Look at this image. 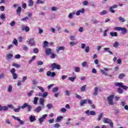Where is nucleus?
Masks as SVG:
<instances>
[{
  "mask_svg": "<svg viewBox=\"0 0 128 128\" xmlns=\"http://www.w3.org/2000/svg\"><path fill=\"white\" fill-rule=\"evenodd\" d=\"M36 117L32 116H31L30 117V122H34V120H36Z\"/></svg>",
  "mask_w": 128,
  "mask_h": 128,
  "instance_id": "obj_20",
  "label": "nucleus"
},
{
  "mask_svg": "<svg viewBox=\"0 0 128 128\" xmlns=\"http://www.w3.org/2000/svg\"><path fill=\"white\" fill-rule=\"evenodd\" d=\"M12 66L14 68H20V64H18L16 63H14Z\"/></svg>",
  "mask_w": 128,
  "mask_h": 128,
  "instance_id": "obj_22",
  "label": "nucleus"
},
{
  "mask_svg": "<svg viewBox=\"0 0 128 128\" xmlns=\"http://www.w3.org/2000/svg\"><path fill=\"white\" fill-rule=\"evenodd\" d=\"M50 56L51 58L54 59L56 58V54L54 53H52Z\"/></svg>",
  "mask_w": 128,
  "mask_h": 128,
  "instance_id": "obj_53",
  "label": "nucleus"
},
{
  "mask_svg": "<svg viewBox=\"0 0 128 128\" xmlns=\"http://www.w3.org/2000/svg\"><path fill=\"white\" fill-rule=\"evenodd\" d=\"M12 44H15V46H18V40H16V38H14L12 42Z\"/></svg>",
  "mask_w": 128,
  "mask_h": 128,
  "instance_id": "obj_47",
  "label": "nucleus"
},
{
  "mask_svg": "<svg viewBox=\"0 0 128 128\" xmlns=\"http://www.w3.org/2000/svg\"><path fill=\"white\" fill-rule=\"evenodd\" d=\"M48 94V92H44L42 94V98H46Z\"/></svg>",
  "mask_w": 128,
  "mask_h": 128,
  "instance_id": "obj_54",
  "label": "nucleus"
},
{
  "mask_svg": "<svg viewBox=\"0 0 128 128\" xmlns=\"http://www.w3.org/2000/svg\"><path fill=\"white\" fill-rule=\"evenodd\" d=\"M86 102H88V100H81V102H80V106H84V104H86Z\"/></svg>",
  "mask_w": 128,
  "mask_h": 128,
  "instance_id": "obj_13",
  "label": "nucleus"
},
{
  "mask_svg": "<svg viewBox=\"0 0 128 128\" xmlns=\"http://www.w3.org/2000/svg\"><path fill=\"white\" fill-rule=\"evenodd\" d=\"M60 124L58 123H56V124H54V128H60Z\"/></svg>",
  "mask_w": 128,
  "mask_h": 128,
  "instance_id": "obj_60",
  "label": "nucleus"
},
{
  "mask_svg": "<svg viewBox=\"0 0 128 128\" xmlns=\"http://www.w3.org/2000/svg\"><path fill=\"white\" fill-rule=\"evenodd\" d=\"M110 12H112V14H114L116 12V11L114 10V8L112 6H110L109 8Z\"/></svg>",
  "mask_w": 128,
  "mask_h": 128,
  "instance_id": "obj_32",
  "label": "nucleus"
},
{
  "mask_svg": "<svg viewBox=\"0 0 128 128\" xmlns=\"http://www.w3.org/2000/svg\"><path fill=\"white\" fill-rule=\"evenodd\" d=\"M38 98L35 97L34 100V104H38Z\"/></svg>",
  "mask_w": 128,
  "mask_h": 128,
  "instance_id": "obj_26",
  "label": "nucleus"
},
{
  "mask_svg": "<svg viewBox=\"0 0 128 128\" xmlns=\"http://www.w3.org/2000/svg\"><path fill=\"white\" fill-rule=\"evenodd\" d=\"M34 54H38V48H34L33 50Z\"/></svg>",
  "mask_w": 128,
  "mask_h": 128,
  "instance_id": "obj_49",
  "label": "nucleus"
},
{
  "mask_svg": "<svg viewBox=\"0 0 128 128\" xmlns=\"http://www.w3.org/2000/svg\"><path fill=\"white\" fill-rule=\"evenodd\" d=\"M104 124H110L112 122V120L108 118H104Z\"/></svg>",
  "mask_w": 128,
  "mask_h": 128,
  "instance_id": "obj_17",
  "label": "nucleus"
},
{
  "mask_svg": "<svg viewBox=\"0 0 128 128\" xmlns=\"http://www.w3.org/2000/svg\"><path fill=\"white\" fill-rule=\"evenodd\" d=\"M34 90L30 91V92L28 93V96H32V94H34Z\"/></svg>",
  "mask_w": 128,
  "mask_h": 128,
  "instance_id": "obj_38",
  "label": "nucleus"
},
{
  "mask_svg": "<svg viewBox=\"0 0 128 128\" xmlns=\"http://www.w3.org/2000/svg\"><path fill=\"white\" fill-rule=\"evenodd\" d=\"M28 42L29 43V44L31 46H34V38H31L30 39H28Z\"/></svg>",
  "mask_w": 128,
  "mask_h": 128,
  "instance_id": "obj_9",
  "label": "nucleus"
},
{
  "mask_svg": "<svg viewBox=\"0 0 128 128\" xmlns=\"http://www.w3.org/2000/svg\"><path fill=\"white\" fill-rule=\"evenodd\" d=\"M42 106H38L36 109V112H40L42 110Z\"/></svg>",
  "mask_w": 128,
  "mask_h": 128,
  "instance_id": "obj_45",
  "label": "nucleus"
},
{
  "mask_svg": "<svg viewBox=\"0 0 128 128\" xmlns=\"http://www.w3.org/2000/svg\"><path fill=\"white\" fill-rule=\"evenodd\" d=\"M65 48H66L64 46H59L58 48V49L56 50V52H58V50H64Z\"/></svg>",
  "mask_w": 128,
  "mask_h": 128,
  "instance_id": "obj_23",
  "label": "nucleus"
},
{
  "mask_svg": "<svg viewBox=\"0 0 128 128\" xmlns=\"http://www.w3.org/2000/svg\"><path fill=\"white\" fill-rule=\"evenodd\" d=\"M37 64L38 66H42V64H44V62L42 61H38Z\"/></svg>",
  "mask_w": 128,
  "mask_h": 128,
  "instance_id": "obj_56",
  "label": "nucleus"
},
{
  "mask_svg": "<svg viewBox=\"0 0 128 128\" xmlns=\"http://www.w3.org/2000/svg\"><path fill=\"white\" fill-rule=\"evenodd\" d=\"M48 42L46 40L44 42L43 48H46V46H48Z\"/></svg>",
  "mask_w": 128,
  "mask_h": 128,
  "instance_id": "obj_31",
  "label": "nucleus"
},
{
  "mask_svg": "<svg viewBox=\"0 0 128 128\" xmlns=\"http://www.w3.org/2000/svg\"><path fill=\"white\" fill-rule=\"evenodd\" d=\"M120 46V43H118V42L116 41L114 43V44H113V46L114 48H118V46Z\"/></svg>",
  "mask_w": 128,
  "mask_h": 128,
  "instance_id": "obj_25",
  "label": "nucleus"
},
{
  "mask_svg": "<svg viewBox=\"0 0 128 128\" xmlns=\"http://www.w3.org/2000/svg\"><path fill=\"white\" fill-rule=\"evenodd\" d=\"M8 108H14V106H12V104H9L8 105V106H2V105L0 104V112H2V110H8Z\"/></svg>",
  "mask_w": 128,
  "mask_h": 128,
  "instance_id": "obj_4",
  "label": "nucleus"
},
{
  "mask_svg": "<svg viewBox=\"0 0 128 128\" xmlns=\"http://www.w3.org/2000/svg\"><path fill=\"white\" fill-rule=\"evenodd\" d=\"M12 76H13L14 80H16V78H18V74H16V73L12 74Z\"/></svg>",
  "mask_w": 128,
  "mask_h": 128,
  "instance_id": "obj_42",
  "label": "nucleus"
},
{
  "mask_svg": "<svg viewBox=\"0 0 128 128\" xmlns=\"http://www.w3.org/2000/svg\"><path fill=\"white\" fill-rule=\"evenodd\" d=\"M27 108L28 112H30L32 108V107L30 105L28 104L24 103L23 106H22V108L24 110V108Z\"/></svg>",
  "mask_w": 128,
  "mask_h": 128,
  "instance_id": "obj_5",
  "label": "nucleus"
},
{
  "mask_svg": "<svg viewBox=\"0 0 128 128\" xmlns=\"http://www.w3.org/2000/svg\"><path fill=\"white\" fill-rule=\"evenodd\" d=\"M40 104L41 106H44V99L42 98H40Z\"/></svg>",
  "mask_w": 128,
  "mask_h": 128,
  "instance_id": "obj_19",
  "label": "nucleus"
},
{
  "mask_svg": "<svg viewBox=\"0 0 128 128\" xmlns=\"http://www.w3.org/2000/svg\"><path fill=\"white\" fill-rule=\"evenodd\" d=\"M58 90V87H56L54 88H53V90H52L53 92H56Z\"/></svg>",
  "mask_w": 128,
  "mask_h": 128,
  "instance_id": "obj_57",
  "label": "nucleus"
},
{
  "mask_svg": "<svg viewBox=\"0 0 128 128\" xmlns=\"http://www.w3.org/2000/svg\"><path fill=\"white\" fill-rule=\"evenodd\" d=\"M100 72L102 74H104V76H108V72H106L105 70L102 69H100Z\"/></svg>",
  "mask_w": 128,
  "mask_h": 128,
  "instance_id": "obj_28",
  "label": "nucleus"
},
{
  "mask_svg": "<svg viewBox=\"0 0 128 128\" xmlns=\"http://www.w3.org/2000/svg\"><path fill=\"white\" fill-rule=\"evenodd\" d=\"M8 92H12V86H9L8 89Z\"/></svg>",
  "mask_w": 128,
  "mask_h": 128,
  "instance_id": "obj_36",
  "label": "nucleus"
},
{
  "mask_svg": "<svg viewBox=\"0 0 128 128\" xmlns=\"http://www.w3.org/2000/svg\"><path fill=\"white\" fill-rule=\"evenodd\" d=\"M124 76H126V74H124V73H121L120 74L118 78L120 80H122V78H124Z\"/></svg>",
  "mask_w": 128,
  "mask_h": 128,
  "instance_id": "obj_21",
  "label": "nucleus"
},
{
  "mask_svg": "<svg viewBox=\"0 0 128 128\" xmlns=\"http://www.w3.org/2000/svg\"><path fill=\"white\" fill-rule=\"evenodd\" d=\"M84 50L86 52H90V46H87L86 47V48H84Z\"/></svg>",
  "mask_w": 128,
  "mask_h": 128,
  "instance_id": "obj_40",
  "label": "nucleus"
},
{
  "mask_svg": "<svg viewBox=\"0 0 128 128\" xmlns=\"http://www.w3.org/2000/svg\"><path fill=\"white\" fill-rule=\"evenodd\" d=\"M46 106L48 110H50L52 108V104H48Z\"/></svg>",
  "mask_w": 128,
  "mask_h": 128,
  "instance_id": "obj_46",
  "label": "nucleus"
},
{
  "mask_svg": "<svg viewBox=\"0 0 128 128\" xmlns=\"http://www.w3.org/2000/svg\"><path fill=\"white\" fill-rule=\"evenodd\" d=\"M68 80L72 81V82H74L75 80H76V76H74V77H70Z\"/></svg>",
  "mask_w": 128,
  "mask_h": 128,
  "instance_id": "obj_27",
  "label": "nucleus"
},
{
  "mask_svg": "<svg viewBox=\"0 0 128 128\" xmlns=\"http://www.w3.org/2000/svg\"><path fill=\"white\" fill-rule=\"evenodd\" d=\"M115 86H118L119 88H122V90H128V87L124 85V83L120 82H116L114 83Z\"/></svg>",
  "mask_w": 128,
  "mask_h": 128,
  "instance_id": "obj_1",
  "label": "nucleus"
},
{
  "mask_svg": "<svg viewBox=\"0 0 128 128\" xmlns=\"http://www.w3.org/2000/svg\"><path fill=\"white\" fill-rule=\"evenodd\" d=\"M78 42L74 43V42H70V45L71 46H76V44H77Z\"/></svg>",
  "mask_w": 128,
  "mask_h": 128,
  "instance_id": "obj_59",
  "label": "nucleus"
},
{
  "mask_svg": "<svg viewBox=\"0 0 128 128\" xmlns=\"http://www.w3.org/2000/svg\"><path fill=\"white\" fill-rule=\"evenodd\" d=\"M52 50L50 48H48L45 50V52L47 56H50V54H51L52 53Z\"/></svg>",
  "mask_w": 128,
  "mask_h": 128,
  "instance_id": "obj_10",
  "label": "nucleus"
},
{
  "mask_svg": "<svg viewBox=\"0 0 128 128\" xmlns=\"http://www.w3.org/2000/svg\"><path fill=\"white\" fill-rule=\"evenodd\" d=\"M86 85H84L81 87V92H85Z\"/></svg>",
  "mask_w": 128,
  "mask_h": 128,
  "instance_id": "obj_35",
  "label": "nucleus"
},
{
  "mask_svg": "<svg viewBox=\"0 0 128 128\" xmlns=\"http://www.w3.org/2000/svg\"><path fill=\"white\" fill-rule=\"evenodd\" d=\"M54 122V118L48 120V122H49V124H52Z\"/></svg>",
  "mask_w": 128,
  "mask_h": 128,
  "instance_id": "obj_61",
  "label": "nucleus"
},
{
  "mask_svg": "<svg viewBox=\"0 0 128 128\" xmlns=\"http://www.w3.org/2000/svg\"><path fill=\"white\" fill-rule=\"evenodd\" d=\"M80 70V67H75L74 68V71L76 72H78Z\"/></svg>",
  "mask_w": 128,
  "mask_h": 128,
  "instance_id": "obj_37",
  "label": "nucleus"
},
{
  "mask_svg": "<svg viewBox=\"0 0 128 128\" xmlns=\"http://www.w3.org/2000/svg\"><path fill=\"white\" fill-rule=\"evenodd\" d=\"M10 25L11 26H14L16 25V22L14 20L12 21L10 23Z\"/></svg>",
  "mask_w": 128,
  "mask_h": 128,
  "instance_id": "obj_50",
  "label": "nucleus"
},
{
  "mask_svg": "<svg viewBox=\"0 0 128 128\" xmlns=\"http://www.w3.org/2000/svg\"><path fill=\"white\" fill-rule=\"evenodd\" d=\"M103 114L101 113L99 115H98V120L100 122V120H101L102 118Z\"/></svg>",
  "mask_w": 128,
  "mask_h": 128,
  "instance_id": "obj_29",
  "label": "nucleus"
},
{
  "mask_svg": "<svg viewBox=\"0 0 128 128\" xmlns=\"http://www.w3.org/2000/svg\"><path fill=\"white\" fill-rule=\"evenodd\" d=\"M38 34H42L44 32V30H42V29L40 28H38Z\"/></svg>",
  "mask_w": 128,
  "mask_h": 128,
  "instance_id": "obj_58",
  "label": "nucleus"
},
{
  "mask_svg": "<svg viewBox=\"0 0 128 128\" xmlns=\"http://www.w3.org/2000/svg\"><path fill=\"white\" fill-rule=\"evenodd\" d=\"M107 12H106V10H102V12H100V14L101 16H104V14H106V13H107Z\"/></svg>",
  "mask_w": 128,
  "mask_h": 128,
  "instance_id": "obj_43",
  "label": "nucleus"
},
{
  "mask_svg": "<svg viewBox=\"0 0 128 128\" xmlns=\"http://www.w3.org/2000/svg\"><path fill=\"white\" fill-rule=\"evenodd\" d=\"M12 116L13 118H14V120H18V122H19L20 120V119L18 117H16L15 116Z\"/></svg>",
  "mask_w": 128,
  "mask_h": 128,
  "instance_id": "obj_55",
  "label": "nucleus"
},
{
  "mask_svg": "<svg viewBox=\"0 0 128 128\" xmlns=\"http://www.w3.org/2000/svg\"><path fill=\"white\" fill-rule=\"evenodd\" d=\"M114 95L112 94L109 96L107 98L108 104L110 106H114Z\"/></svg>",
  "mask_w": 128,
  "mask_h": 128,
  "instance_id": "obj_3",
  "label": "nucleus"
},
{
  "mask_svg": "<svg viewBox=\"0 0 128 128\" xmlns=\"http://www.w3.org/2000/svg\"><path fill=\"white\" fill-rule=\"evenodd\" d=\"M20 108H22V106H18V108L14 109V112H20Z\"/></svg>",
  "mask_w": 128,
  "mask_h": 128,
  "instance_id": "obj_30",
  "label": "nucleus"
},
{
  "mask_svg": "<svg viewBox=\"0 0 128 128\" xmlns=\"http://www.w3.org/2000/svg\"><path fill=\"white\" fill-rule=\"evenodd\" d=\"M118 20L120 22H126V20L122 16L118 17Z\"/></svg>",
  "mask_w": 128,
  "mask_h": 128,
  "instance_id": "obj_33",
  "label": "nucleus"
},
{
  "mask_svg": "<svg viewBox=\"0 0 128 128\" xmlns=\"http://www.w3.org/2000/svg\"><path fill=\"white\" fill-rule=\"evenodd\" d=\"M0 18L2 20H4V18H6V14L4 13H2L0 15Z\"/></svg>",
  "mask_w": 128,
  "mask_h": 128,
  "instance_id": "obj_34",
  "label": "nucleus"
},
{
  "mask_svg": "<svg viewBox=\"0 0 128 128\" xmlns=\"http://www.w3.org/2000/svg\"><path fill=\"white\" fill-rule=\"evenodd\" d=\"M82 66H86V65L88 64H87L86 62H82Z\"/></svg>",
  "mask_w": 128,
  "mask_h": 128,
  "instance_id": "obj_63",
  "label": "nucleus"
},
{
  "mask_svg": "<svg viewBox=\"0 0 128 128\" xmlns=\"http://www.w3.org/2000/svg\"><path fill=\"white\" fill-rule=\"evenodd\" d=\"M10 72L13 74H16V68H12L10 70Z\"/></svg>",
  "mask_w": 128,
  "mask_h": 128,
  "instance_id": "obj_39",
  "label": "nucleus"
},
{
  "mask_svg": "<svg viewBox=\"0 0 128 128\" xmlns=\"http://www.w3.org/2000/svg\"><path fill=\"white\" fill-rule=\"evenodd\" d=\"M51 10H52V12H54V10H58V8L54 7V6H52L51 8Z\"/></svg>",
  "mask_w": 128,
  "mask_h": 128,
  "instance_id": "obj_62",
  "label": "nucleus"
},
{
  "mask_svg": "<svg viewBox=\"0 0 128 128\" xmlns=\"http://www.w3.org/2000/svg\"><path fill=\"white\" fill-rule=\"evenodd\" d=\"M16 12L18 16H20V13L22 12V7L18 6L17 8Z\"/></svg>",
  "mask_w": 128,
  "mask_h": 128,
  "instance_id": "obj_11",
  "label": "nucleus"
},
{
  "mask_svg": "<svg viewBox=\"0 0 128 128\" xmlns=\"http://www.w3.org/2000/svg\"><path fill=\"white\" fill-rule=\"evenodd\" d=\"M22 30H25L26 32H30V27L26 26L25 27H22Z\"/></svg>",
  "mask_w": 128,
  "mask_h": 128,
  "instance_id": "obj_16",
  "label": "nucleus"
},
{
  "mask_svg": "<svg viewBox=\"0 0 128 128\" xmlns=\"http://www.w3.org/2000/svg\"><path fill=\"white\" fill-rule=\"evenodd\" d=\"M98 87H95L94 88V92H93V96H98Z\"/></svg>",
  "mask_w": 128,
  "mask_h": 128,
  "instance_id": "obj_14",
  "label": "nucleus"
},
{
  "mask_svg": "<svg viewBox=\"0 0 128 128\" xmlns=\"http://www.w3.org/2000/svg\"><path fill=\"white\" fill-rule=\"evenodd\" d=\"M14 57V54L9 53L8 54H7L6 55V58H7V60H12V58Z\"/></svg>",
  "mask_w": 128,
  "mask_h": 128,
  "instance_id": "obj_12",
  "label": "nucleus"
},
{
  "mask_svg": "<svg viewBox=\"0 0 128 128\" xmlns=\"http://www.w3.org/2000/svg\"><path fill=\"white\" fill-rule=\"evenodd\" d=\"M110 36L112 37H116L118 36V32H110Z\"/></svg>",
  "mask_w": 128,
  "mask_h": 128,
  "instance_id": "obj_18",
  "label": "nucleus"
},
{
  "mask_svg": "<svg viewBox=\"0 0 128 128\" xmlns=\"http://www.w3.org/2000/svg\"><path fill=\"white\" fill-rule=\"evenodd\" d=\"M46 76H51L52 78H54V76H56V72L48 71L46 72Z\"/></svg>",
  "mask_w": 128,
  "mask_h": 128,
  "instance_id": "obj_8",
  "label": "nucleus"
},
{
  "mask_svg": "<svg viewBox=\"0 0 128 128\" xmlns=\"http://www.w3.org/2000/svg\"><path fill=\"white\" fill-rule=\"evenodd\" d=\"M88 4V1H86V0L84 1L83 2V6H87Z\"/></svg>",
  "mask_w": 128,
  "mask_h": 128,
  "instance_id": "obj_64",
  "label": "nucleus"
},
{
  "mask_svg": "<svg viewBox=\"0 0 128 128\" xmlns=\"http://www.w3.org/2000/svg\"><path fill=\"white\" fill-rule=\"evenodd\" d=\"M118 94H124V90L121 88H118Z\"/></svg>",
  "mask_w": 128,
  "mask_h": 128,
  "instance_id": "obj_41",
  "label": "nucleus"
},
{
  "mask_svg": "<svg viewBox=\"0 0 128 128\" xmlns=\"http://www.w3.org/2000/svg\"><path fill=\"white\" fill-rule=\"evenodd\" d=\"M114 30H118V32L121 30L122 34H126V28L117 26V27L114 28Z\"/></svg>",
  "mask_w": 128,
  "mask_h": 128,
  "instance_id": "obj_2",
  "label": "nucleus"
},
{
  "mask_svg": "<svg viewBox=\"0 0 128 128\" xmlns=\"http://www.w3.org/2000/svg\"><path fill=\"white\" fill-rule=\"evenodd\" d=\"M52 70H54V69L60 70V65L56 64V63L54 62L52 64Z\"/></svg>",
  "mask_w": 128,
  "mask_h": 128,
  "instance_id": "obj_6",
  "label": "nucleus"
},
{
  "mask_svg": "<svg viewBox=\"0 0 128 128\" xmlns=\"http://www.w3.org/2000/svg\"><path fill=\"white\" fill-rule=\"evenodd\" d=\"M28 6H34V1H32V0H29Z\"/></svg>",
  "mask_w": 128,
  "mask_h": 128,
  "instance_id": "obj_24",
  "label": "nucleus"
},
{
  "mask_svg": "<svg viewBox=\"0 0 128 128\" xmlns=\"http://www.w3.org/2000/svg\"><path fill=\"white\" fill-rule=\"evenodd\" d=\"M87 116H96V112H86Z\"/></svg>",
  "mask_w": 128,
  "mask_h": 128,
  "instance_id": "obj_44",
  "label": "nucleus"
},
{
  "mask_svg": "<svg viewBox=\"0 0 128 128\" xmlns=\"http://www.w3.org/2000/svg\"><path fill=\"white\" fill-rule=\"evenodd\" d=\"M46 116H48L47 114H44L41 118H38V121L40 124H42V122H44V120H46Z\"/></svg>",
  "mask_w": 128,
  "mask_h": 128,
  "instance_id": "obj_7",
  "label": "nucleus"
},
{
  "mask_svg": "<svg viewBox=\"0 0 128 128\" xmlns=\"http://www.w3.org/2000/svg\"><path fill=\"white\" fill-rule=\"evenodd\" d=\"M38 88H39V90H41L42 92H44V89L42 87L40 86H38Z\"/></svg>",
  "mask_w": 128,
  "mask_h": 128,
  "instance_id": "obj_51",
  "label": "nucleus"
},
{
  "mask_svg": "<svg viewBox=\"0 0 128 128\" xmlns=\"http://www.w3.org/2000/svg\"><path fill=\"white\" fill-rule=\"evenodd\" d=\"M62 118H64V116H59L56 119V122H62Z\"/></svg>",
  "mask_w": 128,
  "mask_h": 128,
  "instance_id": "obj_15",
  "label": "nucleus"
},
{
  "mask_svg": "<svg viewBox=\"0 0 128 128\" xmlns=\"http://www.w3.org/2000/svg\"><path fill=\"white\" fill-rule=\"evenodd\" d=\"M36 4H44V2L40 0H37Z\"/></svg>",
  "mask_w": 128,
  "mask_h": 128,
  "instance_id": "obj_48",
  "label": "nucleus"
},
{
  "mask_svg": "<svg viewBox=\"0 0 128 128\" xmlns=\"http://www.w3.org/2000/svg\"><path fill=\"white\" fill-rule=\"evenodd\" d=\"M76 94V98H78V100H82V96H80V95H78V94Z\"/></svg>",
  "mask_w": 128,
  "mask_h": 128,
  "instance_id": "obj_52",
  "label": "nucleus"
}]
</instances>
